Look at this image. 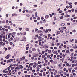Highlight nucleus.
<instances>
[{
    "label": "nucleus",
    "instance_id": "obj_1",
    "mask_svg": "<svg viewBox=\"0 0 77 77\" xmlns=\"http://www.w3.org/2000/svg\"><path fill=\"white\" fill-rule=\"evenodd\" d=\"M17 16V14L16 13H14L12 14V17H13V16Z\"/></svg>",
    "mask_w": 77,
    "mask_h": 77
},
{
    "label": "nucleus",
    "instance_id": "obj_2",
    "mask_svg": "<svg viewBox=\"0 0 77 77\" xmlns=\"http://www.w3.org/2000/svg\"><path fill=\"white\" fill-rule=\"evenodd\" d=\"M45 18H46V19L48 18H49V15H47L45 16Z\"/></svg>",
    "mask_w": 77,
    "mask_h": 77
},
{
    "label": "nucleus",
    "instance_id": "obj_3",
    "mask_svg": "<svg viewBox=\"0 0 77 77\" xmlns=\"http://www.w3.org/2000/svg\"><path fill=\"white\" fill-rule=\"evenodd\" d=\"M69 31V29H67L65 31V32L66 33H67Z\"/></svg>",
    "mask_w": 77,
    "mask_h": 77
},
{
    "label": "nucleus",
    "instance_id": "obj_4",
    "mask_svg": "<svg viewBox=\"0 0 77 77\" xmlns=\"http://www.w3.org/2000/svg\"><path fill=\"white\" fill-rule=\"evenodd\" d=\"M5 59H9V56H8V55H7V56L5 57Z\"/></svg>",
    "mask_w": 77,
    "mask_h": 77
},
{
    "label": "nucleus",
    "instance_id": "obj_5",
    "mask_svg": "<svg viewBox=\"0 0 77 77\" xmlns=\"http://www.w3.org/2000/svg\"><path fill=\"white\" fill-rule=\"evenodd\" d=\"M15 69H18V70H19V69H20V67H16L15 68Z\"/></svg>",
    "mask_w": 77,
    "mask_h": 77
},
{
    "label": "nucleus",
    "instance_id": "obj_6",
    "mask_svg": "<svg viewBox=\"0 0 77 77\" xmlns=\"http://www.w3.org/2000/svg\"><path fill=\"white\" fill-rule=\"evenodd\" d=\"M32 50L33 51H36V49L34 48H32Z\"/></svg>",
    "mask_w": 77,
    "mask_h": 77
},
{
    "label": "nucleus",
    "instance_id": "obj_7",
    "mask_svg": "<svg viewBox=\"0 0 77 77\" xmlns=\"http://www.w3.org/2000/svg\"><path fill=\"white\" fill-rule=\"evenodd\" d=\"M25 30L26 31H28V32H29V28L25 29Z\"/></svg>",
    "mask_w": 77,
    "mask_h": 77
},
{
    "label": "nucleus",
    "instance_id": "obj_8",
    "mask_svg": "<svg viewBox=\"0 0 77 77\" xmlns=\"http://www.w3.org/2000/svg\"><path fill=\"white\" fill-rule=\"evenodd\" d=\"M19 65L18 64H14L13 66H14V67H15V66H18Z\"/></svg>",
    "mask_w": 77,
    "mask_h": 77
},
{
    "label": "nucleus",
    "instance_id": "obj_9",
    "mask_svg": "<svg viewBox=\"0 0 77 77\" xmlns=\"http://www.w3.org/2000/svg\"><path fill=\"white\" fill-rule=\"evenodd\" d=\"M38 32L39 33H42V31L41 30H39L38 31Z\"/></svg>",
    "mask_w": 77,
    "mask_h": 77
},
{
    "label": "nucleus",
    "instance_id": "obj_10",
    "mask_svg": "<svg viewBox=\"0 0 77 77\" xmlns=\"http://www.w3.org/2000/svg\"><path fill=\"white\" fill-rule=\"evenodd\" d=\"M57 33L58 34H60V31H57Z\"/></svg>",
    "mask_w": 77,
    "mask_h": 77
},
{
    "label": "nucleus",
    "instance_id": "obj_11",
    "mask_svg": "<svg viewBox=\"0 0 77 77\" xmlns=\"http://www.w3.org/2000/svg\"><path fill=\"white\" fill-rule=\"evenodd\" d=\"M60 44V43H58L57 44V46H59Z\"/></svg>",
    "mask_w": 77,
    "mask_h": 77
},
{
    "label": "nucleus",
    "instance_id": "obj_12",
    "mask_svg": "<svg viewBox=\"0 0 77 77\" xmlns=\"http://www.w3.org/2000/svg\"><path fill=\"white\" fill-rule=\"evenodd\" d=\"M57 53V51H55L53 52V53L54 54H56V53Z\"/></svg>",
    "mask_w": 77,
    "mask_h": 77
},
{
    "label": "nucleus",
    "instance_id": "obj_13",
    "mask_svg": "<svg viewBox=\"0 0 77 77\" xmlns=\"http://www.w3.org/2000/svg\"><path fill=\"white\" fill-rule=\"evenodd\" d=\"M64 25H65L64 23H62L61 24V26H64Z\"/></svg>",
    "mask_w": 77,
    "mask_h": 77
},
{
    "label": "nucleus",
    "instance_id": "obj_14",
    "mask_svg": "<svg viewBox=\"0 0 77 77\" xmlns=\"http://www.w3.org/2000/svg\"><path fill=\"white\" fill-rule=\"evenodd\" d=\"M51 52V50H48V53H50Z\"/></svg>",
    "mask_w": 77,
    "mask_h": 77
},
{
    "label": "nucleus",
    "instance_id": "obj_15",
    "mask_svg": "<svg viewBox=\"0 0 77 77\" xmlns=\"http://www.w3.org/2000/svg\"><path fill=\"white\" fill-rule=\"evenodd\" d=\"M69 72H71V70L69 68L68 69Z\"/></svg>",
    "mask_w": 77,
    "mask_h": 77
},
{
    "label": "nucleus",
    "instance_id": "obj_16",
    "mask_svg": "<svg viewBox=\"0 0 77 77\" xmlns=\"http://www.w3.org/2000/svg\"><path fill=\"white\" fill-rule=\"evenodd\" d=\"M69 50H67L66 51V53H68L69 52Z\"/></svg>",
    "mask_w": 77,
    "mask_h": 77
},
{
    "label": "nucleus",
    "instance_id": "obj_17",
    "mask_svg": "<svg viewBox=\"0 0 77 77\" xmlns=\"http://www.w3.org/2000/svg\"><path fill=\"white\" fill-rule=\"evenodd\" d=\"M33 6H34V7H36V8H37V7H38V6L37 5H33Z\"/></svg>",
    "mask_w": 77,
    "mask_h": 77
},
{
    "label": "nucleus",
    "instance_id": "obj_18",
    "mask_svg": "<svg viewBox=\"0 0 77 77\" xmlns=\"http://www.w3.org/2000/svg\"><path fill=\"white\" fill-rule=\"evenodd\" d=\"M47 57L48 58H50V55H48L47 56Z\"/></svg>",
    "mask_w": 77,
    "mask_h": 77
},
{
    "label": "nucleus",
    "instance_id": "obj_19",
    "mask_svg": "<svg viewBox=\"0 0 77 77\" xmlns=\"http://www.w3.org/2000/svg\"><path fill=\"white\" fill-rule=\"evenodd\" d=\"M72 12H74V9H72L71 10Z\"/></svg>",
    "mask_w": 77,
    "mask_h": 77
},
{
    "label": "nucleus",
    "instance_id": "obj_20",
    "mask_svg": "<svg viewBox=\"0 0 77 77\" xmlns=\"http://www.w3.org/2000/svg\"><path fill=\"white\" fill-rule=\"evenodd\" d=\"M13 43L12 42H10V44L11 45H12V44H13Z\"/></svg>",
    "mask_w": 77,
    "mask_h": 77
},
{
    "label": "nucleus",
    "instance_id": "obj_21",
    "mask_svg": "<svg viewBox=\"0 0 77 77\" xmlns=\"http://www.w3.org/2000/svg\"><path fill=\"white\" fill-rule=\"evenodd\" d=\"M29 52L30 53H32V51H31V50H29Z\"/></svg>",
    "mask_w": 77,
    "mask_h": 77
},
{
    "label": "nucleus",
    "instance_id": "obj_22",
    "mask_svg": "<svg viewBox=\"0 0 77 77\" xmlns=\"http://www.w3.org/2000/svg\"><path fill=\"white\" fill-rule=\"evenodd\" d=\"M15 34H16V33H15V32H14L13 33H12V34L13 35H15Z\"/></svg>",
    "mask_w": 77,
    "mask_h": 77
},
{
    "label": "nucleus",
    "instance_id": "obj_23",
    "mask_svg": "<svg viewBox=\"0 0 77 77\" xmlns=\"http://www.w3.org/2000/svg\"><path fill=\"white\" fill-rule=\"evenodd\" d=\"M43 29H44V28L42 27H41L40 28V29H41V30H42Z\"/></svg>",
    "mask_w": 77,
    "mask_h": 77
},
{
    "label": "nucleus",
    "instance_id": "obj_24",
    "mask_svg": "<svg viewBox=\"0 0 77 77\" xmlns=\"http://www.w3.org/2000/svg\"><path fill=\"white\" fill-rule=\"evenodd\" d=\"M39 75L40 76H42V73H39Z\"/></svg>",
    "mask_w": 77,
    "mask_h": 77
},
{
    "label": "nucleus",
    "instance_id": "obj_25",
    "mask_svg": "<svg viewBox=\"0 0 77 77\" xmlns=\"http://www.w3.org/2000/svg\"><path fill=\"white\" fill-rule=\"evenodd\" d=\"M9 23V21L8 20H7L6 21V24H8Z\"/></svg>",
    "mask_w": 77,
    "mask_h": 77
},
{
    "label": "nucleus",
    "instance_id": "obj_26",
    "mask_svg": "<svg viewBox=\"0 0 77 77\" xmlns=\"http://www.w3.org/2000/svg\"><path fill=\"white\" fill-rule=\"evenodd\" d=\"M23 39L25 40V41H26V38L25 37H23Z\"/></svg>",
    "mask_w": 77,
    "mask_h": 77
},
{
    "label": "nucleus",
    "instance_id": "obj_27",
    "mask_svg": "<svg viewBox=\"0 0 77 77\" xmlns=\"http://www.w3.org/2000/svg\"><path fill=\"white\" fill-rule=\"evenodd\" d=\"M11 70H13V69H14V67H12L11 68Z\"/></svg>",
    "mask_w": 77,
    "mask_h": 77
},
{
    "label": "nucleus",
    "instance_id": "obj_28",
    "mask_svg": "<svg viewBox=\"0 0 77 77\" xmlns=\"http://www.w3.org/2000/svg\"><path fill=\"white\" fill-rule=\"evenodd\" d=\"M26 16H27V17H30V15L29 14H26Z\"/></svg>",
    "mask_w": 77,
    "mask_h": 77
},
{
    "label": "nucleus",
    "instance_id": "obj_29",
    "mask_svg": "<svg viewBox=\"0 0 77 77\" xmlns=\"http://www.w3.org/2000/svg\"><path fill=\"white\" fill-rule=\"evenodd\" d=\"M21 73V72H19L18 73V74H19V75H20Z\"/></svg>",
    "mask_w": 77,
    "mask_h": 77
},
{
    "label": "nucleus",
    "instance_id": "obj_30",
    "mask_svg": "<svg viewBox=\"0 0 77 77\" xmlns=\"http://www.w3.org/2000/svg\"><path fill=\"white\" fill-rule=\"evenodd\" d=\"M44 53H45V51H43L42 52V54H41V55H42V54H44Z\"/></svg>",
    "mask_w": 77,
    "mask_h": 77
},
{
    "label": "nucleus",
    "instance_id": "obj_31",
    "mask_svg": "<svg viewBox=\"0 0 77 77\" xmlns=\"http://www.w3.org/2000/svg\"><path fill=\"white\" fill-rule=\"evenodd\" d=\"M63 16H61L60 17V20H62V19H63Z\"/></svg>",
    "mask_w": 77,
    "mask_h": 77
},
{
    "label": "nucleus",
    "instance_id": "obj_32",
    "mask_svg": "<svg viewBox=\"0 0 77 77\" xmlns=\"http://www.w3.org/2000/svg\"><path fill=\"white\" fill-rule=\"evenodd\" d=\"M38 66L40 67V68H41V67L42 66V65H38Z\"/></svg>",
    "mask_w": 77,
    "mask_h": 77
},
{
    "label": "nucleus",
    "instance_id": "obj_33",
    "mask_svg": "<svg viewBox=\"0 0 77 77\" xmlns=\"http://www.w3.org/2000/svg\"><path fill=\"white\" fill-rule=\"evenodd\" d=\"M3 42L1 41L0 42V44L1 45H2V44H3Z\"/></svg>",
    "mask_w": 77,
    "mask_h": 77
},
{
    "label": "nucleus",
    "instance_id": "obj_34",
    "mask_svg": "<svg viewBox=\"0 0 77 77\" xmlns=\"http://www.w3.org/2000/svg\"><path fill=\"white\" fill-rule=\"evenodd\" d=\"M44 57H45V55H42V58H44Z\"/></svg>",
    "mask_w": 77,
    "mask_h": 77
},
{
    "label": "nucleus",
    "instance_id": "obj_35",
    "mask_svg": "<svg viewBox=\"0 0 77 77\" xmlns=\"http://www.w3.org/2000/svg\"><path fill=\"white\" fill-rule=\"evenodd\" d=\"M5 73H6V74H8L9 73V72L8 71H5Z\"/></svg>",
    "mask_w": 77,
    "mask_h": 77
},
{
    "label": "nucleus",
    "instance_id": "obj_36",
    "mask_svg": "<svg viewBox=\"0 0 77 77\" xmlns=\"http://www.w3.org/2000/svg\"><path fill=\"white\" fill-rule=\"evenodd\" d=\"M43 76H45V72H43Z\"/></svg>",
    "mask_w": 77,
    "mask_h": 77
},
{
    "label": "nucleus",
    "instance_id": "obj_37",
    "mask_svg": "<svg viewBox=\"0 0 77 77\" xmlns=\"http://www.w3.org/2000/svg\"><path fill=\"white\" fill-rule=\"evenodd\" d=\"M23 35H26V32H24Z\"/></svg>",
    "mask_w": 77,
    "mask_h": 77
},
{
    "label": "nucleus",
    "instance_id": "obj_38",
    "mask_svg": "<svg viewBox=\"0 0 77 77\" xmlns=\"http://www.w3.org/2000/svg\"><path fill=\"white\" fill-rule=\"evenodd\" d=\"M19 29V30H20V31H21V30L23 29H22V28H18Z\"/></svg>",
    "mask_w": 77,
    "mask_h": 77
},
{
    "label": "nucleus",
    "instance_id": "obj_39",
    "mask_svg": "<svg viewBox=\"0 0 77 77\" xmlns=\"http://www.w3.org/2000/svg\"><path fill=\"white\" fill-rule=\"evenodd\" d=\"M70 51L72 52V51H74V49H70Z\"/></svg>",
    "mask_w": 77,
    "mask_h": 77
},
{
    "label": "nucleus",
    "instance_id": "obj_40",
    "mask_svg": "<svg viewBox=\"0 0 77 77\" xmlns=\"http://www.w3.org/2000/svg\"><path fill=\"white\" fill-rule=\"evenodd\" d=\"M37 20H40V17H38L37 18Z\"/></svg>",
    "mask_w": 77,
    "mask_h": 77
},
{
    "label": "nucleus",
    "instance_id": "obj_41",
    "mask_svg": "<svg viewBox=\"0 0 77 77\" xmlns=\"http://www.w3.org/2000/svg\"><path fill=\"white\" fill-rule=\"evenodd\" d=\"M9 67H10V68H11V67H12V66H13V65L12 64H11L10 65V66H9Z\"/></svg>",
    "mask_w": 77,
    "mask_h": 77
},
{
    "label": "nucleus",
    "instance_id": "obj_42",
    "mask_svg": "<svg viewBox=\"0 0 77 77\" xmlns=\"http://www.w3.org/2000/svg\"><path fill=\"white\" fill-rule=\"evenodd\" d=\"M56 39V38H52L53 41H54Z\"/></svg>",
    "mask_w": 77,
    "mask_h": 77
},
{
    "label": "nucleus",
    "instance_id": "obj_43",
    "mask_svg": "<svg viewBox=\"0 0 77 77\" xmlns=\"http://www.w3.org/2000/svg\"><path fill=\"white\" fill-rule=\"evenodd\" d=\"M43 3H44V2L42 1L40 3L41 5H42V4H43Z\"/></svg>",
    "mask_w": 77,
    "mask_h": 77
},
{
    "label": "nucleus",
    "instance_id": "obj_44",
    "mask_svg": "<svg viewBox=\"0 0 77 77\" xmlns=\"http://www.w3.org/2000/svg\"><path fill=\"white\" fill-rule=\"evenodd\" d=\"M66 17L67 18H68V17H70V15H67V16H66Z\"/></svg>",
    "mask_w": 77,
    "mask_h": 77
},
{
    "label": "nucleus",
    "instance_id": "obj_45",
    "mask_svg": "<svg viewBox=\"0 0 77 77\" xmlns=\"http://www.w3.org/2000/svg\"><path fill=\"white\" fill-rule=\"evenodd\" d=\"M4 27H5V28H8V26L5 25L4 26Z\"/></svg>",
    "mask_w": 77,
    "mask_h": 77
},
{
    "label": "nucleus",
    "instance_id": "obj_46",
    "mask_svg": "<svg viewBox=\"0 0 77 77\" xmlns=\"http://www.w3.org/2000/svg\"><path fill=\"white\" fill-rule=\"evenodd\" d=\"M48 29L46 30L45 33H47L48 32Z\"/></svg>",
    "mask_w": 77,
    "mask_h": 77
},
{
    "label": "nucleus",
    "instance_id": "obj_47",
    "mask_svg": "<svg viewBox=\"0 0 77 77\" xmlns=\"http://www.w3.org/2000/svg\"><path fill=\"white\" fill-rule=\"evenodd\" d=\"M6 44V43H4L2 44V46H4V45H5Z\"/></svg>",
    "mask_w": 77,
    "mask_h": 77
},
{
    "label": "nucleus",
    "instance_id": "obj_48",
    "mask_svg": "<svg viewBox=\"0 0 77 77\" xmlns=\"http://www.w3.org/2000/svg\"><path fill=\"white\" fill-rule=\"evenodd\" d=\"M49 15H50V17H52L53 16V15H52V14H49Z\"/></svg>",
    "mask_w": 77,
    "mask_h": 77
},
{
    "label": "nucleus",
    "instance_id": "obj_49",
    "mask_svg": "<svg viewBox=\"0 0 77 77\" xmlns=\"http://www.w3.org/2000/svg\"><path fill=\"white\" fill-rule=\"evenodd\" d=\"M56 42H59V40L57 39L56 40Z\"/></svg>",
    "mask_w": 77,
    "mask_h": 77
},
{
    "label": "nucleus",
    "instance_id": "obj_50",
    "mask_svg": "<svg viewBox=\"0 0 77 77\" xmlns=\"http://www.w3.org/2000/svg\"><path fill=\"white\" fill-rule=\"evenodd\" d=\"M68 12H70V13H71V11L70 10H69L68 11Z\"/></svg>",
    "mask_w": 77,
    "mask_h": 77
},
{
    "label": "nucleus",
    "instance_id": "obj_51",
    "mask_svg": "<svg viewBox=\"0 0 77 77\" xmlns=\"http://www.w3.org/2000/svg\"><path fill=\"white\" fill-rule=\"evenodd\" d=\"M62 42H63L64 44H66V42L65 41Z\"/></svg>",
    "mask_w": 77,
    "mask_h": 77
},
{
    "label": "nucleus",
    "instance_id": "obj_52",
    "mask_svg": "<svg viewBox=\"0 0 77 77\" xmlns=\"http://www.w3.org/2000/svg\"><path fill=\"white\" fill-rule=\"evenodd\" d=\"M38 30V29L37 28H36L35 29V31L37 32V31Z\"/></svg>",
    "mask_w": 77,
    "mask_h": 77
},
{
    "label": "nucleus",
    "instance_id": "obj_53",
    "mask_svg": "<svg viewBox=\"0 0 77 77\" xmlns=\"http://www.w3.org/2000/svg\"><path fill=\"white\" fill-rule=\"evenodd\" d=\"M12 9H15V7L14 6H13L12 8Z\"/></svg>",
    "mask_w": 77,
    "mask_h": 77
},
{
    "label": "nucleus",
    "instance_id": "obj_54",
    "mask_svg": "<svg viewBox=\"0 0 77 77\" xmlns=\"http://www.w3.org/2000/svg\"><path fill=\"white\" fill-rule=\"evenodd\" d=\"M51 46H54V43H52L51 45Z\"/></svg>",
    "mask_w": 77,
    "mask_h": 77
},
{
    "label": "nucleus",
    "instance_id": "obj_55",
    "mask_svg": "<svg viewBox=\"0 0 77 77\" xmlns=\"http://www.w3.org/2000/svg\"><path fill=\"white\" fill-rule=\"evenodd\" d=\"M24 73H25V74H27V71H25L24 72Z\"/></svg>",
    "mask_w": 77,
    "mask_h": 77
},
{
    "label": "nucleus",
    "instance_id": "obj_56",
    "mask_svg": "<svg viewBox=\"0 0 77 77\" xmlns=\"http://www.w3.org/2000/svg\"><path fill=\"white\" fill-rule=\"evenodd\" d=\"M75 66V65L74 64H73L72 65V67H74V66Z\"/></svg>",
    "mask_w": 77,
    "mask_h": 77
},
{
    "label": "nucleus",
    "instance_id": "obj_57",
    "mask_svg": "<svg viewBox=\"0 0 77 77\" xmlns=\"http://www.w3.org/2000/svg\"><path fill=\"white\" fill-rule=\"evenodd\" d=\"M29 47H26V50H28V49H29Z\"/></svg>",
    "mask_w": 77,
    "mask_h": 77
},
{
    "label": "nucleus",
    "instance_id": "obj_58",
    "mask_svg": "<svg viewBox=\"0 0 77 77\" xmlns=\"http://www.w3.org/2000/svg\"><path fill=\"white\" fill-rule=\"evenodd\" d=\"M7 61L9 63V62H11V60H7Z\"/></svg>",
    "mask_w": 77,
    "mask_h": 77
},
{
    "label": "nucleus",
    "instance_id": "obj_59",
    "mask_svg": "<svg viewBox=\"0 0 77 77\" xmlns=\"http://www.w3.org/2000/svg\"><path fill=\"white\" fill-rule=\"evenodd\" d=\"M71 24L70 23H67V25H68V26H70V25Z\"/></svg>",
    "mask_w": 77,
    "mask_h": 77
},
{
    "label": "nucleus",
    "instance_id": "obj_60",
    "mask_svg": "<svg viewBox=\"0 0 77 77\" xmlns=\"http://www.w3.org/2000/svg\"><path fill=\"white\" fill-rule=\"evenodd\" d=\"M62 11L60 10L59 11V13H62Z\"/></svg>",
    "mask_w": 77,
    "mask_h": 77
},
{
    "label": "nucleus",
    "instance_id": "obj_61",
    "mask_svg": "<svg viewBox=\"0 0 77 77\" xmlns=\"http://www.w3.org/2000/svg\"><path fill=\"white\" fill-rule=\"evenodd\" d=\"M36 66H35V65H34L33 66V68H36Z\"/></svg>",
    "mask_w": 77,
    "mask_h": 77
},
{
    "label": "nucleus",
    "instance_id": "obj_62",
    "mask_svg": "<svg viewBox=\"0 0 77 77\" xmlns=\"http://www.w3.org/2000/svg\"><path fill=\"white\" fill-rule=\"evenodd\" d=\"M73 32H75L76 30H74L72 31Z\"/></svg>",
    "mask_w": 77,
    "mask_h": 77
},
{
    "label": "nucleus",
    "instance_id": "obj_63",
    "mask_svg": "<svg viewBox=\"0 0 77 77\" xmlns=\"http://www.w3.org/2000/svg\"><path fill=\"white\" fill-rule=\"evenodd\" d=\"M66 8H67V9H69V6H66Z\"/></svg>",
    "mask_w": 77,
    "mask_h": 77
},
{
    "label": "nucleus",
    "instance_id": "obj_64",
    "mask_svg": "<svg viewBox=\"0 0 77 77\" xmlns=\"http://www.w3.org/2000/svg\"><path fill=\"white\" fill-rule=\"evenodd\" d=\"M45 48H48V46H46L45 47Z\"/></svg>",
    "mask_w": 77,
    "mask_h": 77
}]
</instances>
